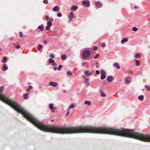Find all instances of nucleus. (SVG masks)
<instances>
[{
    "label": "nucleus",
    "instance_id": "nucleus-1",
    "mask_svg": "<svg viewBox=\"0 0 150 150\" xmlns=\"http://www.w3.org/2000/svg\"><path fill=\"white\" fill-rule=\"evenodd\" d=\"M4 88L3 86L0 88V99L1 100L7 104L18 112L21 113L25 118L42 131L60 134V127L43 125L23 109L19 104L17 103L12 99L6 98L1 93L3 91Z\"/></svg>",
    "mask_w": 150,
    "mask_h": 150
},
{
    "label": "nucleus",
    "instance_id": "nucleus-2",
    "mask_svg": "<svg viewBox=\"0 0 150 150\" xmlns=\"http://www.w3.org/2000/svg\"><path fill=\"white\" fill-rule=\"evenodd\" d=\"M91 55V52L88 51H84L83 54V58L84 59L88 58Z\"/></svg>",
    "mask_w": 150,
    "mask_h": 150
},
{
    "label": "nucleus",
    "instance_id": "nucleus-3",
    "mask_svg": "<svg viewBox=\"0 0 150 150\" xmlns=\"http://www.w3.org/2000/svg\"><path fill=\"white\" fill-rule=\"evenodd\" d=\"M52 23L50 21L47 22V25L45 27V28L47 30H49L50 29V27L52 25Z\"/></svg>",
    "mask_w": 150,
    "mask_h": 150
},
{
    "label": "nucleus",
    "instance_id": "nucleus-4",
    "mask_svg": "<svg viewBox=\"0 0 150 150\" xmlns=\"http://www.w3.org/2000/svg\"><path fill=\"white\" fill-rule=\"evenodd\" d=\"M82 4L84 6H88L90 5V2L88 1H83Z\"/></svg>",
    "mask_w": 150,
    "mask_h": 150
},
{
    "label": "nucleus",
    "instance_id": "nucleus-5",
    "mask_svg": "<svg viewBox=\"0 0 150 150\" xmlns=\"http://www.w3.org/2000/svg\"><path fill=\"white\" fill-rule=\"evenodd\" d=\"M101 76L100 78L101 79L103 80L104 79L105 77V73L104 71H102L101 72Z\"/></svg>",
    "mask_w": 150,
    "mask_h": 150
},
{
    "label": "nucleus",
    "instance_id": "nucleus-6",
    "mask_svg": "<svg viewBox=\"0 0 150 150\" xmlns=\"http://www.w3.org/2000/svg\"><path fill=\"white\" fill-rule=\"evenodd\" d=\"M74 17L73 13L71 12L69 15L68 17L69 18V21H71Z\"/></svg>",
    "mask_w": 150,
    "mask_h": 150
},
{
    "label": "nucleus",
    "instance_id": "nucleus-7",
    "mask_svg": "<svg viewBox=\"0 0 150 150\" xmlns=\"http://www.w3.org/2000/svg\"><path fill=\"white\" fill-rule=\"evenodd\" d=\"M84 74L85 75H86V76H88L91 75L92 74V72H90L88 70L85 71L84 72Z\"/></svg>",
    "mask_w": 150,
    "mask_h": 150
},
{
    "label": "nucleus",
    "instance_id": "nucleus-8",
    "mask_svg": "<svg viewBox=\"0 0 150 150\" xmlns=\"http://www.w3.org/2000/svg\"><path fill=\"white\" fill-rule=\"evenodd\" d=\"M59 7L58 6H56L53 8L52 10L54 11L58 12L59 11Z\"/></svg>",
    "mask_w": 150,
    "mask_h": 150
},
{
    "label": "nucleus",
    "instance_id": "nucleus-9",
    "mask_svg": "<svg viewBox=\"0 0 150 150\" xmlns=\"http://www.w3.org/2000/svg\"><path fill=\"white\" fill-rule=\"evenodd\" d=\"M49 84L50 86H52L53 87H55L57 85V83L51 82Z\"/></svg>",
    "mask_w": 150,
    "mask_h": 150
},
{
    "label": "nucleus",
    "instance_id": "nucleus-10",
    "mask_svg": "<svg viewBox=\"0 0 150 150\" xmlns=\"http://www.w3.org/2000/svg\"><path fill=\"white\" fill-rule=\"evenodd\" d=\"M113 79H114L113 78L112 76H108L107 78L108 81L110 82L112 81Z\"/></svg>",
    "mask_w": 150,
    "mask_h": 150
},
{
    "label": "nucleus",
    "instance_id": "nucleus-11",
    "mask_svg": "<svg viewBox=\"0 0 150 150\" xmlns=\"http://www.w3.org/2000/svg\"><path fill=\"white\" fill-rule=\"evenodd\" d=\"M125 82L127 83H129L131 82V79L130 77H128L125 79Z\"/></svg>",
    "mask_w": 150,
    "mask_h": 150
},
{
    "label": "nucleus",
    "instance_id": "nucleus-12",
    "mask_svg": "<svg viewBox=\"0 0 150 150\" xmlns=\"http://www.w3.org/2000/svg\"><path fill=\"white\" fill-rule=\"evenodd\" d=\"M95 4L96 6L100 8L102 6L101 3L99 2H96Z\"/></svg>",
    "mask_w": 150,
    "mask_h": 150
},
{
    "label": "nucleus",
    "instance_id": "nucleus-13",
    "mask_svg": "<svg viewBox=\"0 0 150 150\" xmlns=\"http://www.w3.org/2000/svg\"><path fill=\"white\" fill-rule=\"evenodd\" d=\"M61 59L62 60H65L67 59V56L65 54L62 55L61 57Z\"/></svg>",
    "mask_w": 150,
    "mask_h": 150
},
{
    "label": "nucleus",
    "instance_id": "nucleus-14",
    "mask_svg": "<svg viewBox=\"0 0 150 150\" xmlns=\"http://www.w3.org/2000/svg\"><path fill=\"white\" fill-rule=\"evenodd\" d=\"M42 45H38L37 46V49L38 50H40L42 47Z\"/></svg>",
    "mask_w": 150,
    "mask_h": 150
},
{
    "label": "nucleus",
    "instance_id": "nucleus-15",
    "mask_svg": "<svg viewBox=\"0 0 150 150\" xmlns=\"http://www.w3.org/2000/svg\"><path fill=\"white\" fill-rule=\"evenodd\" d=\"M128 40L127 38H124L121 41V42L122 44H123L125 42H127Z\"/></svg>",
    "mask_w": 150,
    "mask_h": 150
},
{
    "label": "nucleus",
    "instance_id": "nucleus-16",
    "mask_svg": "<svg viewBox=\"0 0 150 150\" xmlns=\"http://www.w3.org/2000/svg\"><path fill=\"white\" fill-rule=\"evenodd\" d=\"M3 70L4 71H5L7 70L8 69V67L6 66V65L5 64H3Z\"/></svg>",
    "mask_w": 150,
    "mask_h": 150
},
{
    "label": "nucleus",
    "instance_id": "nucleus-17",
    "mask_svg": "<svg viewBox=\"0 0 150 150\" xmlns=\"http://www.w3.org/2000/svg\"><path fill=\"white\" fill-rule=\"evenodd\" d=\"M84 103L85 104H87L88 105H91V102L90 101H85L84 102Z\"/></svg>",
    "mask_w": 150,
    "mask_h": 150
},
{
    "label": "nucleus",
    "instance_id": "nucleus-18",
    "mask_svg": "<svg viewBox=\"0 0 150 150\" xmlns=\"http://www.w3.org/2000/svg\"><path fill=\"white\" fill-rule=\"evenodd\" d=\"M113 66L114 67H117V68L118 69H119L120 68V66L118 65V64L117 63H115L113 64Z\"/></svg>",
    "mask_w": 150,
    "mask_h": 150
},
{
    "label": "nucleus",
    "instance_id": "nucleus-19",
    "mask_svg": "<svg viewBox=\"0 0 150 150\" xmlns=\"http://www.w3.org/2000/svg\"><path fill=\"white\" fill-rule=\"evenodd\" d=\"M100 96L102 97H105V94L102 91H100Z\"/></svg>",
    "mask_w": 150,
    "mask_h": 150
},
{
    "label": "nucleus",
    "instance_id": "nucleus-20",
    "mask_svg": "<svg viewBox=\"0 0 150 150\" xmlns=\"http://www.w3.org/2000/svg\"><path fill=\"white\" fill-rule=\"evenodd\" d=\"M75 106L74 105L72 104L69 106L68 108V110H70L71 108H73L75 107Z\"/></svg>",
    "mask_w": 150,
    "mask_h": 150
},
{
    "label": "nucleus",
    "instance_id": "nucleus-21",
    "mask_svg": "<svg viewBox=\"0 0 150 150\" xmlns=\"http://www.w3.org/2000/svg\"><path fill=\"white\" fill-rule=\"evenodd\" d=\"M49 106L51 110H52L54 109V108L53 105L52 104H50L49 105Z\"/></svg>",
    "mask_w": 150,
    "mask_h": 150
},
{
    "label": "nucleus",
    "instance_id": "nucleus-22",
    "mask_svg": "<svg viewBox=\"0 0 150 150\" xmlns=\"http://www.w3.org/2000/svg\"><path fill=\"white\" fill-rule=\"evenodd\" d=\"M67 74L69 76H71L72 75V73L71 71H69L67 72Z\"/></svg>",
    "mask_w": 150,
    "mask_h": 150
},
{
    "label": "nucleus",
    "instance_id": "nucleus-23",
    "mask_svg": "<svg viewBox=\"0 0 150 150\" xmlns=\"http://www.w3.org/2000/svg\"><path fill=\"white\" fill-rule=\"evenodd\" d=\"M144 98V97L143 95H141L138 97V99L141 100H143Z\"/></svg>",
    "mask_w": 150,
    "mask_h": 150
},
{
    "label": "nucleus",
    "instance_id": "nucleus-24",
    "mask_svg": "<svg viewBox=\"0 0 150 150\" xmlns=\"http://www.w3.org/2000/svg\"><path fill=\"white\" fill-rule=\"evenodd\" d=\"M7 59L6 57H3V60H2L1 62L4 63H6V62Z\"/></svg>",
    "mask_w": 150,
    "mask_h": 150
},
{
    "label": "nucleus",
    "instance_id": "nucleus-25",
    "mask_svg": "<svg viewBox=\"0 0 150 150\" xmlns=\"http://www.w3.org/2000/svg\"><path fill=\"white\" fill-rule=\"evenodd\" d=\"M54 61L52 59H49V64H50L51 63H54Z\"/></svg>",
    "mask_w": 150,
    "mask_h": 150
},
{
    "label": "nucleus",
    "instance_id": "nucleus-26",
    "mask_svg": "<svg viewBox=\"0 0 150 150\" xmlns=\"http://www.w3.org/2000/svg\"><path fill=\"white\" fill-rule=\"evenodd\" d=\"M43 27L42 25H40L38 27V28L40 29L41 31H42L43 30Z\"/></svg>",
    "mask_w": 150,
    "mask_h": 150
},
{
    "label": "nucleus",
    "instance_id": "nucleus-27",
    "mask_svg": "<svg viewBox=\"0 0 150 150\" xmlns=\"http://www.w3.org/2000/svg\"><path fill=\"white\" fill-rule=\"evenodd\" d=\"M77 8V6H72L71 8V9H74V11H75L76 10V9Z\"/></svg>",
    "mask_w": 150,
    "mask_h": 150
},
{
    "label": "nucleus",
    "instance_id": "nucleus-28",
    "mask_svg": "<svg viewBox=\"0 0 150 150\" xmlns=\"http://www.w3.org/2000/svg\"><path fill=\"white\" fill-rule=\"evenodd\" d=\"M140 57V55L139 54H135L134 56V57L136 58H138Z\"/></svg>",
    "mask_w": 150,
    "mask_h": 150
},
{
    "label": "nucleus",
    "instance_id": "nucleus-29",
    "mask_svg": "<svg viewBox=\"0 0 150 150\" xmlns=\"http://www.w3.org/2000/svg\"><path fill=\"white\" fill-rule=\"evenodd\" d=\"M136 65L137 66H138L139 65V62L138 60L136 61Z\"/></svg>",
    "mask_w": 150,
    "mask_h": 150
},
{
    "label": "nucleus",
    "instance_id": "nucleus-30",
    "mask_svg": "<svg viewBox=\"0 0 150 150\" xmlns=\"http://www.w3.org/2000/svg\"><path fill=\"white\" fill-rule=\"evenodd\" d=\"M50 57L52 58H54V55L53 54H50Z\"/></svg>",
    "mask_w": 150,
    "mask_h": 150
},
{
    "label": "nucleus",
    "instance_id": "nucleus-31",
    "mask_svg": "<svg viewBox=\"0 0 150 150\" xmlns=\"http://www.w3.org/2000/svg\"><path fill=\"white\" fill-rule=\"evenodd\" d=\"M145 87L146 88L148 91H150V86H145Z\"/></svg>",
    "mask_w": 150,
    "mask_h": 150
},
{
    "label": "nucleus",
    "instance_id": "nucleus-32",
    "mask_svg": "<svg viewBox=\"0 0 150 150\" xmlns=\"http://www.w3.org/2000/svg\"><path fill=\"white\" fill-rule=\"evenodd\" d=\"M88 81V79H85V83L88 85L89 84V83Z\"/></svg>",
    "mask_w": 150,
    "mask_h": 150
},
{
    "label": "nucleus",
    "instance_id": "nucleus-33",
    "mask_svg": "<svg viewBox=\"0 0 150 150\" xmlns=\"http://www.w3.org/2000/svg\"><path fill=\"white\" fill-rule=\"evenodd\" d=\"M132 30L134 31H136L137 30V28L136 27H134L132 28Z\"/></svg>",
    "mask_w": 150,
    "mask_h": 150
},
{
    "label": "nucleus",
    "instance_id": "nucleus-34",
    "mask_svg": "<svg viewBox=\"0 0 150 150\" xmlns=\"http://www.w3.org/2000/svg\"><path fill=\"white\" fill-rule=\"evenodd\" d=\"M100 56V54H96L94 57V58L95 59H97L99 56Z\"/></svg>",
    "mask_w": 150,
    "mask_h": 150
},
{
    "label": "nucleus",
    "instance_id": "nucleus-35",
    "mask_svg": "<svg viewBox=\"0 0 150 150\" xmlns=\"http://www.w3.org/2000/svg\"><path fill=\"white\" fill-rule=\"evenodd\" d=\"M32 88V86H29V88L27 89V91H29Z\"/></svg>",
    "mask_w": 150,
    "mask_h": 150
},
{
    "label": "nucleus",
    "instance_id": "nucleus-36",
    "mask_svg": "<svg viewBox=\"0 0 150 150\" xmlns=\"http://www.w3.org/2000/svg\"><path fill=\"white\" fill-rule=\"evenodd\" d=\"M43 3L45 4H47L48 3V1L47 0H44Z\"/></svg>",
    "mask_w": 150,
    "mask_h": 150
},
{
    "label": "nucleus",
    "instance_id": "nucleus-37",
    "mask_svg": "<svg viewBox=\"0 0 150 150\" xmlns=\"http://www.w3.org/2000/svg\"><path fill=\"white\" fill-rule=\"evenodd\" d=\"M57 16L58 17H61L62 16V15L61 13H58L57 14Z\"/></svg>",
    "mask_w": 150,
    "mask_h": 150
},
{
    "label": "nucleus",
    "instance_id": "nucleus-38",
    "mask_svg": "<svg viewBox=\"0 0 150 150\" xmlns=\"http://www.w3.org/2000/svg\"><path fill=\"white\" fill-rule=\"evenodd\" d=\"M28 95V93H26L24 94V98H27L26 97V96H27Z\"/></svg>",
    "mask_w": 150,
    "mask_h": 150
},
{
    "label": "nucleus",
    "instance_id": "nucleus-39",
    "mask_svg": "<svg viewBox=\"0 0 150 150\" xmlns=\"http://www.w3.org/2000/svg\"><path fill=\"white\" fill-rule=\"evenodd\" d=\"M19 34H20V37L21 38L23 37V35L22 34V32H20L19 33Z\"/></svg>",
    "mask_w": 150,
    "mask_h": 150
},
{
    "label": "nucleus",
    "instance_id": "nucleus-40",
    "mask_svg": "<svg viewBox=\"0 0 150 150\" xmlns=\"http://www.w3.org/2000/svg\"><path fill=\"white\" fill-rule=\"evenodd\" d=\"M93 48L94 50H96L97 49V47L96 46H94Z\"/></svg>",
    "mask_w": 150,
    "mask_h": 150
},
{
    "label": "nucleus",
    "instance_id": "nucleus-41",
    "mask_svg": "<svg viewBox=\"0 0 150 150\" xmlns=\"http://www.w3.org/2000/svg\"><path fill=\"white\" fill-rule=\"evenodd\" d=\"M69 112H70V110H68V112H67L66 113V116H68L69 114Z\"/></svg>",
    "mask_w": 150,
    "mask_h": 150
},
{
    "label": "nucleus",
    "instance_id": "nucleus-42",
    "mask_svg": "<svg viewBox=\"0 0 150 150\" xmlns=\"http://www.w3.org/2000/svg\"><path fill=\"white\" fill-rule=\"evenodd\" d=\"M52 65L54 66H57V64L56 63L54 62V63L52 64Z\"/></svg>",
    "mask_w": 150,
    "mask_h": 150
},
{
    "label": "nucleus",
    "instance_id": "nucleus-43",
    "mask_svg": "<svg viewBox=\"0 0 150 150\" xmlns=\"http://www.w3.org/2000/svg\"><path fill=\"white\" fill-rule=\"evenodd\" d=\"M16 48L17 49H18L20 48V46L19 45H16Z\"/></svg>",
    "mask_w": 150,
    "mask_h": 150
},
{
    "label": "nucleus",
    "instance_id": "nucleus-44",
    "mask_svg": "<svg viewBox=\"0 0 150 150\" xmlns=\"http://www.w3.org/2000/svg\"><path fill=\"white\" fill-rule=\"evenodd\" d=\"M45 18H46V20H48L49 19V17L48 16H45Z\"/></svg>",
    "mask_w": 150,
    "mask_h": 150
},
{
    "label": "nucleus",
    "instance_id": "nucleus-45",
    "mask_svg": "<svg viewBox=\"0 0 150 150\" xmlns=\"http://www.w3.org/2000/svg\"><path fill=\"white\" fill-rule=\"evenodd\" d=\"M96 73L97 74H99V73H100V72H99V71H98V70H96Z\"/></svg>",
    "mask_w": 150,
    "mask_h": 150
},
{
    "label": "nucleus",
    "instance_id": "nucleus-46",
    "mask_svg": "<svg viewBox=\"0 0 150 150\" xmlns=\"http://www.w3.org/2000/svg\"><path fill=\"white\" fill-rule=\"evenodd\" d=\"M86 62H84L82 64V65L83 66H84L85 65H86Z\"/></svg>",
    "mask_w": 150,
    "mask_h": 150
},
{
    "label": "nucleus",
    "instance_id": "nucleus-47",
    "mask_svg": "<svg viewBox=\"0 0 150 150\" xmlns=\"http://www.w3.org/2000/svg\"><path fill=\"white\" fill-rule=\"evenodd\" d=\"M105 43H103L102 45V47H104L105 46Z\"/></svg>",
    "mask_w": 150,
    "mask_h": 150
},
{
    "label": "nucleus",
    "instance_id": "nucleus-48",
    "mask_svg": "<svg viewBox=\"0 0 150 150\" xmlns=\"http://www.w3.org/2000/svg\"><path fill=\"white\" fill-rule=\"evenodd\" d=\"M53 21V19L52 18H50V22L51 21Z\"/></svg>",
    "mask_w": 150,
    "mask_h": 150
},
{
    "label": "nucleus",
    "instance_id": "nucleus-49",
    "mask_svg": "<svg viewBox=\"0 0 150 150\" xmlns=\"http://www.w3.org/2000/svg\"><path fill=\"white\" fill-rule=\"evenodd\" d=\"M43 42L44 44H47V42L46 41V40H45V41H44V42Z\"/></svg>",
    "mask_w": 150,
    "mask_h": 150
},
{
    "label": "nucleus",
    "instance_id": "nucleus-50",
    "mask_svg": "<svg viewBox=\"0 0 150 150\" xmlns=\"http://www.w3.org/2000/svg\"><path fill=\"white\" fill-rule=\"evenodd\" d=\"M62 67V66L61 65H59V68H61Z\"/></svg>",
    "mask_w": 150,
    "mask_h": 150
},
{
    "label": "nucleus",
    "instance_id": "nucleus-51",
    "mask_svg": "<svg viewBox=\"0 0 150 150\" xmlns=\"http://www.w3.org/2000/svg\"><path fill=\"white\" fill-rule=\"evenodd\" d=\"M82 77L84 79H86V77L84 76H82Z\"/></svg>",
    "mask_w": 150,
    "mask_h": 150
},
{
    "label": "nucleus",
    "instance_id": "nucleus-52",
    "mask_svg": "<svg viewBox=\"0 0 150 150\" xmlns=\"http://www.w3.org/2000/svg\"><path fill=\"white\" fill-rule=\"evenodd\" d=\"M134 8H135V9H136V8H137V6H134Z\"/></svg>",
    "mask_w": 150,
    "mask_h": 150
},
{
    "label": "nucleus",
    "instance_id": "nucleus-53",
    "mask_svg": "<svg viewBox=\"0 0 150 150\" xmlns=\"http://www.w3.org/2000/svg\"><path fill=\"white\" fill-rule=\"evenodd\" d=\"M57 69V67H55V68H54V70H56Z\"/></svg>",
    "mask_w": 150,
    "mask_h": 150
},
{
    "label": "nucleus",
    "instance_id": "nucleus-54",
    "mask_svg": "<svg viewBox=\"0 0 150 150\" xmlns=\"http://www.w3.org/2000/svg\"><path fill=\"white\" fill-rule=\"evenodd\" d=\"M61 69L60 68H59L58 69V70L59 71H60L61 70V69Z\"/></svg>",
    "mask_w": 150,
    "mask_h": 150
},
{
    "label": "nucleus",
    "instance_id": "nucleus-55",
    "mask_svg": "<svg viewBox=\"0 0 150 150\" xmlns=\"http://www.w3.org/2000/svg\"><path fill=\"white\" fill-rule=\"evenodd\" d=\"M54 120H52V122H53L54 121Z\"/></svg>",
    "mask_w": 150,
    "mask_h": 150
},
{
    "label": "nucleus",
    "instance_id": "nucleus-56",
    "mask_svg": "<svg viewBox=\"0 0 150 150\" xmlns=\"http://www.w3.org/2000/svg\"><path fill=\"white\" fill-rule=\"evenodd\" d=\"M1 50V48H0V51Z\"/></svg>",
    "mask_w": 150,
    "mask_h": 150
},
{
    "label": "nucleus",
    "instance_id": "nucleus-57",
    "mask_svg": "<svg viewBox=\"0 0 150 150\" xmlns=\"http://www.w3.org/2000/svg\"><path fill=\"white\" fill-rule=\"evenodd\" d=\"M142 91H144V90L143 89L142 90Z\"/></svg>",
    "mask_w": 150,
    "mask_h": 150
}]
</instances>
